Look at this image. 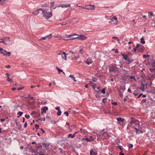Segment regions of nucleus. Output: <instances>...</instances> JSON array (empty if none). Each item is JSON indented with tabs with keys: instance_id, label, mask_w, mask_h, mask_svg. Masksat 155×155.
<instances>
[{
	"instance_id": "nucleus-58",
	"label": "nucleus",
	"mask_w": 155,
	"mask_h": 155,
	"mask_svg": "<svg viewBox=\"0 0 155 155\" xmlns=\"http://www.w3.org/2000/svg\"><path fill=\"white\" fill-rule=\"evenodd\" d=\"M129 148H132L133 147V144H130L129 145Z\"/></svg>"
},
{
	"instance_id": "nucleus-51",
	"label": "nucleus",
	"mask_w": 155,
	"mask_h": 155,
	"mask_svg": "<svg viewBox=\"0 0 155 155\" xmlns=\"http://www.w3.org/2000/svg\"><path fill=\"white\" fill-rule=\"evenodd\" d=\"M25 117L27 119H28L30 117V116L29 115L26 114L25 115Z\"/></svg>"
},
{
	"instance_id": "nucleus-30",
	"label": "nucleus",
	"mask_w": 155,
	"mask_h": 155,
	"mask_svg": "<svg viewBox=\"0 0 155 155\" xmlns=\"http://www.w3.org/2000/svg\"><path fill=\"white\" fill-rule=\"evenodd\" d=\"M148 16H149V17L150 18H152L151 16H153V12H150L149 13Z\"/></svg>"
},
{
	"instance_id": "nucleus-2",
	"label": "nucleus",
	"mask_w": 155,
	"mask_h": 155,
	"mask_svg": "<svg viewBox=\"0 0 155 155\" xmlns=\"http://www.w3.org/2000/svg\"><path fill=\"white\" fill-rule=\"evenodd\" d=\"M0 53L7 57L10 56L11 53L10 52L7 51L1 48H0Z\"/></svg>"
},
{
	"instance_id": "nucleus-12",
	"label": "nucleus",
	"mask_w": 155,
	"mask_h": 155,
	"mask_svg": "<svg viewBox=\"0 0 155 155\" xmlns=\"http://www.w3.org/2000/svg\"><path fill=\"white\" fill-rule=\"evenodd\" d=\"M78 38L81 40H84L86 39V37L84 35H81L80 37H78Z\"/></svg>"
},
{
	"instance_id": "nucleus-10",
	"label": "nucleus",
	"mask_w": 155,
	"mask_h": 155,
	"mask_svg": "<svg viewBox=\"0 0 155 155\" xmlns=\"http://www.w3.org/2000/svg\"><path fill=\"white\" fill-rule=\"evenodd\" d=\"M39 9H38V10H35V11H34L32 12V13L35 16H36L38 15V14L39 13V11H41V10H39Z\"/></svg>"
},
{
	"instance_id": "nucleus-22",
	"label": "nucleus",
	"mask_w": 155,
	"mask_h": 155,
	"mask_svg": "<svg viewBox=\"0 0 155 155\" xmlns=\"http://www.w3.org/2000/svg\"><path fill=\"white\" fill-rule=\"evenodd\" d=\"M4 41H8V43L10 42V38L9 37H6L4 39Z\"/></svg>"
},
{
	"instance_id": "nucleus-37",
	"label": "nucleus",
	"mask_w": 155,
	"mask_h": 155,
	"mask_svg": "<svg viewBox=\"0 0 155 155\" xmlns=\"http://www.w3.org/2000/svg\"><path fill=\"white\" fill-rule=\"evenodd\" d=\"M141 84H142V87H140L139 89H141V90H143L144 89V84H143L142 83Z\"/></svg>"
},
{
	"instance_id": "nucleus-18",
	"label": "nucleus",
	"mask_w": 155,
	"mask_h": 155,
	"mask_svg": "<svg viewBox=\"0 0 155 155\" xmlns=\"http://www.w3.org/2000/svg\"><path fill=\"white\" fill-rule=\"evenodd\" d=\"M122 56L123 58L125 60H127V54H122Z\"/></svg>"
},
{
	"instance_id": "nucleus-55",
	"label": "nucleus",
	"mask_w": 155,
	"mask_h": 155,
	"mask_svg": "<svg viewBox=\"0 0 155 155\" xmlns=\"http://www.w3.org/2000/svg\"><path fill=\"white\" fill-rule=\"evenodd\" d=\"M64 114H65L67 116H68L69 115V114L67 111L65 112L64 113Z\"/></svg>"
},
{
	"instance_id": "nucleus-56",
	"label": "nucleus",
	"mask_w": 155,
	"mask_h": 155,
	"mask_svg": "<svg viewBox=\"0 0 155 155\" xmlns=\"http://www.w3.org/2000/svg\"><path fill=\"white\" fill-rule=\"evenodd\" d=\"M136 91H135L133 93V94H134L135 96H137L138 94L136 93Z\"/></svg>"
},
{
	"instance_id": "nucleus-3",
	"label": "nucleus",
	"mask_w": 155,
	"mask_h": 155,
	"mask_svg": "<svg viewBox=\"0 0 155 155\" xmlns=\"http://www.w3.org/2000/svg\"><path fill=\"white\" fill-rule=\"evenodd\" d=\"M109 71L110 72H116L118 71V68L116 67V65L110 66L109 69Z\"/></svg>"
},
{
	"instance_id": "nucleus-15",
	"label": "nucleus",
	"mask_w": 155,
	"mask_h": 155,
	"mask_svg": "<svg viewBox=\"0 0 155 155\" xmlns=\"http://www.w3.org/2000/svg\"><path fill=\"white\" fill-rule=\"evenodd\" d=\"M134 128L135 130L136 134H140V133H142L141 130L140 129L136 128V127H134Z\"/></svg>"
},
{
	"instance_id": "nucleus-40",
	"label": "nucleus",
	"mask_w": 155,
	"mask_h": 155,
	"mask_svg": "<svg viewBox=\"0 0 155 155\" xmlns=\"http://www.w3.org/2000/svg\"><path fill=\"white\" fill-rule=\"evenodd\" d=\"M89 84L91 87L93 85V84H94L91 81H89Z\"/></svg>"
},
{
	"instance_id": "nucleus-7",
	"label": "nucleus",
	"mask_w": 155,
	"mask_h": 155,
	"mask_svg": "<svg viewBox=\"0 0 155 155\" xmlns=\"http://www.w3.org/2000/svg\"><path fill=\"white\" fill-rule=\"evenodd\" d=\"M72 58L75 60H77L79 57V56L77 54L74 53V54L72 55Z\"/></svg>"
},
{
	"instance_id": "nucleus-35",
	"label": "nucleus",
	"mask_w": 155,
	"mask_h": 155,
	"mask_svg": "<svg viewBox=\"0 0 155 155\" xmlns=\"http://www.w3.org/2000/svg\"><path fill=\"white\" fill-rule=\"evenodd\" d=\"M61 112L60 110H59V111H58L57 113V114L58 116H60L61 115Z\"/></svg>"
},
{
	"instance_id": "nucleus-32",
	"label": "nucleus",
	"mask_w": 155,
	"mask_h": 155,
	"mask_svg": "<svg viewBox=\"0 0 155 155\" xmlns=\"http://www.w3.org/2000/svg\"><path fill=\"white\" fill-rule=\"evenodd\" d=\"M150 71L151 72H153L155 73V68H149Z\"/></svg>"
},
{
	"instance_id": "nucleus-29",
	"label": "nucleus",
	"mask_w": 155,
	"mask_h": 155,
	"mask_svg": "<svg viewBox=\"0 0 155 155\" xmlns=\"http://www.w3.org/2000/svg\"><path fill=\"white\" fill-rule=\"evenodd\" d=\"M92 63V61L91 60H90V61H89L88 59H87L86 61V63L88 65H89V64H91Z\"/></svg>"
},
{
	"instance_id": "nucleus-6",
	"label": "nucleus",
	"mask_w": 155,
	"mask_h": 155,
	"mask_svg": "<svg viewBox=\"0 0 155 155\" xmlns=\"http://www.w3.org/2000/svg\"><path fill=\"white\" fill-rule=\"evenodd\" d=\"M102 137L103 139H107L109 138V135L108 133L107 132H104L102 135Z\"/></svg>"
},
{
	"instance_id": "nucleus-20",
	"label": "nucleus",
	"mask_w": 155,
	"mask_h": 155,
	"mask_svg": "<svg viewBox=\"0 0 155 155\" xmlns=\"http://www.w3.org/2000/svg\"><path fill=\"white\" fill-rule=\"evenodd\" d=\"M128 62V64H130L132 62L134 61V59H128L127 60Z\"/></svg>"
},
{
	"instance_id": "nucleus-4",
	"label": "nucleus",
	"mask_w": 155,
	"mask_h": 155,
	"mask_svg": "<svg viewBox=\"0 0 155 155\" xmlns=\"http://www.w3.org/2000/svg\"><path fill=\"white\" fill-rule=\"evenodd\" d=\"M117 18L116 17H113L111 19V21L109 22L110 23L112 24L117 25Z\"/></svg>"
},
{
	"instance_id": "nucleus-9",
	"label": "nucleus",
	"mask_w": 155,
	"mask_h": 155,
	"mask_svg": "<svg viewBox=\"0 0 155 155\" xmlns=\"http://www.w3.org/2000/svg\"><path fill=\"white\" fill-rule=\"evenodd\" d=\"M68 54H66V53L64 52H63L62 54L61 55V57L62 59H64L65 60H67L66 55Z\"/></svg>"
},
{
	"instance_id": "nucleus-11",
	"label": "nucleus",
	"mask_w": 155,
	"mask_h": 155,
	"mask_svg": "<svg viewBox=\"0 0 155 155\" xmlns=\"http://www.w3.org/2000/svg\"><path fill=\"white\" fill-rule=\"evenodd\" d=\"M28 150L29 152H31L32 153H35V150L31 146L29 147Z\"/></svg>"
},
{
	"instance_id": "nucleus-52",
	"label": "nucleus",
	"mask_w": 155,
	"mask_h": 155,
	"mask_svg": "<svg viewBox=\"0 0 155 155\" xmlns=\"http://www.w3.org/2000/svg\"><path fill=\"white\" fill-rule=\"evenodd\" d=\"M39 126L38 125L36 124L35 125V127L36 129H38L39 128Z\"/></svg>"
},
{
	"instance_id": "nucleus-47",
	"label": "nucleus",
	"mask_w": 155,
	"mask_h": 155,
	"mask_svg": "<svg viewBox=\"0 0 155 155\" xmlns=\"http://www.w3.org/2000/svg\"><path fill=\"white\" fill-rule=\"evenodd\" d=\"M96 84H93V85L91 86L93 89H94L96 88Z\"/></svg>"
},
{
	"instance_id": "nucleus-46",
	"label": "nucleus",
	"mask_w": 155,
	"mask_h": 155,
	"mask_svg": "<svg viewBox=\"0 0 155 155\" xmlns=\"http://www.w3.org/2000/svg\"><path fill=\"white\" fill-rule=\"evenodd\" d=\"M152 65L153 67H155V61H153L152 63Z\"/></svg>"
},
{
	"instance_id": "nucleus-31",
	"label": "nucleus",
	"mask_w": 155,
	"mask_h": 155,
	"mask_svg": "<svg viewBox=\"0 0 155 155\" xmlns=\"http://www.w3.org/2000/svg\"><path fill=\"white\" fill-rule=\"evenodd\" d=\"M7 81L8 82H10L12 81V78H9V77H7Z\"/></svg>"
},
{
	"instance_id": "nucleus-59",
	"label": "nucleus",
	"mask_w": 155,
	"mask_h": 155,
	"mask_svg": "<svg viewBox=\"0 0 155 155\" xmlns=\"http://www.w3.org/2000/svg\"><path fill=\"white\" fill-rule=\"evenodd\" d=\"M51 123H53L54 124H55L56 123V121L55 120H51Z\"/></svg>"
},
{
	"instance_id": "nucleus-17",
	"label": "nucleus",
	"mask_w": 155,
	"mask_h": 155,
	"mask_svg": "<svg viewBox=\"0 0 155 155\" xmlns=\"http://www.w3.org/2000/svg\"><path fill=\"white\" fill-rule=\"evenodd\" d=\"M75 137V135H74V134H69L68 135V138H73Z\"/></svg>"
},
{
	"instance_id": "nucleus-60",
	"label": "nucleus",
	"mask_w": 155,
	"mask_h": 155,
	"mask_svg": "<svg viewBox=\"0 0 155 155\" xmlns=\"http://www.w3.org/2000/svg\"><path fill=\"white\" fill-rule=\"evenodd\" d=\"M112 104L114 105H117V102H114L112 103Z\"/></svg>"
},
{
	"instance_id": "nucleus-26",
	"label": "nucleus",
	"mask_w": 155,
	"mask_h": 155,
	"mask_svg": "<svg viewBox=\"0 0 155 155\" xmlns=\"http://www.w3.org/2000/svg\"><path fill=\"white\" fill-rule=\"evenodd\" d=\"M52 36V35L51 34H50L47 35L46 37L47 38H48V39H49L51 38Z\"/></svg>"
},
{
	"instance_id": "nucleus-14",
	"label": "nucleus",
	"mask_w": 155,
	"mask_h": 155,
	"mask_svg": "<svg viewBox=\"0 0 155 155\" xmlns=\"http://www.w3.org/2000/svg\"><path fill=\"white\" fill-rule=\"evenodd\" d=\"M60 6L62 8H67L68 7H71V5L70 4H68V5H66V4H63L62 5H61Z\"/></svg>"
},
{
	"instance_id": "nucleus-48",
	"label": "nucleus",
	"mask_w": 155,
	"mask_h": 155,
	"mask_svg": "<svg viewBox=\"0 0 155 155\" xmlns=\"http://www.w3.org/2000/svg\"><path fill=\"white\" fill-rule=\"evenodd\" d=\"M79 52L82 54L83 53V50L82 49H80V50L79 51Z\"/></svg>"
},
{
	"instance_id": "nucleus-27",
	"label": "nucleus",
	"mask_w": 155,
	"mask_h": 155,
	"mask_svg": "<svg viewBox=\"0 0 155 155\" xmlns=\"http://www.w3.org/2000/svg\"><path fill=\"white\" fill-rule=\"evenodd\" d=\"M140 42L142 44H144L145 43V41L143 39V37L142 38L140 39Z\"/></svg>"
},
{
	"instance_id": "nucleus-19",
	"label": "nucleus",
	"mask_w": 155,
	"mask_h": 155,
	"mask_svg": "<svg viewBox=\"0 0 155 155\" xmlns=\"http://www.w3.org/2000/svg\"><path fill=\"white\" fill-rule=\"evenodd\" d=\"M90 155H96L97 153L94 152L93 150H91L90 151Z\"/></svg>"
},
{
	"instance_id": "nucleus-41",
	"label": "nucleus",
	"mask_w": 155,
	"mask_h": 155,
	"mask_svg": "<svg viewBox=\"0 0 155 155\" xmlns=\"http://www.w3.org/2000/svg\"><path fill=\"white\" fill-rule=\"evenodd\" d=\"M143 57L144 58H146L148 57H149V55H146V54H144L143 55Z\"/></svg>"
},
{
	"instance_id": "nucleus-57",
	"label": "nucleus",
	"mask_w": 155,
	"mask_h": 155,
	"mask_svg": "<svg viewBox=\"0 0 155 155\" xmlns=\"http://www.w3.org/2000/svg\"><path fill=\"white\" fill-rule=\"evenodd\" d=\"M55 109L58 110V111H59V110H60V108H59V107H56L55 108Z\"/></svg>"
},
{
	"instance_id": "nucleus-49",
	"label": "nucleus",
	"mask_w": 155,
	"mask_h": 155,
	"mask_svg": "<svg viewBox=\"0 0 155 155\" xmlns=\"http://www.w3.org/2000/svg\"><path fill=\"white\" fill-rule=\"evenodd\" d=\"M24 87H18V88L17 90H18V91H19V90H22V89H24Z\"/></svg>"
},
{
	"instance_id": "nucleus-64",
	"label": "nucleus",
	"mask_w": 155,
	"mask_h": 155,
	"mask_svg": "<svg viewBox=\"0 0 155 155\" xmlns=\"http://www.w3.org/2000/svg\"><path fill=\"white\" fill-rule=\"evenodd\" d=\"M119 155H124V154L123 153L120 152L119 153Z\"/></svg>"
},
{
	"instance_id": "nucleus-28",
	"label": "nucleus",
	"mask_w": 155,
	"mask_h": 155,
	"mask_svg": "<svg viewBox=\"0 0 155 155\" xmlns=\"http://www.w3.org/2000/svg\"><path fill=\"white\" fill-rule=\"evenodd\" d=\"M42 145L41 143L39 144L36 146V147L37 149L41 148H42Z\"/></svg>"
},
{
	"instance_id": "nucleus-21",
	"label": "nucleus",
	"mask_w": 155,
	"mask_h": 155,
	"mask_svg": "<svg viewBox=\"0 0 155 155\" xmlns=\"http://www.w3.org/2000/svg\"><path fill=\"white\" fill-rule=\"evenodd\" d=\"M69 77L71 78L75 82L76 81L75 79V77L74 76V75H70L69 76Z\"/></svg>"
},
{
	"instance_id": "nucleus-61",
	"label": "nucleus",
	"mask_w": 155,
	"mask_h": 155,
	"mask_svg": "<svg viewBox=\"0 0 155 155\" xmlns=\"http://www.w3.org/2000/svg\"><path fill=\"white\" fill-rule=\"evenodd\" d=\"M27 122H26L25 123V124H24V127H25V128H26V127H27Z\"/></svg>"
},
{
	"instance_id": "nucleus-33",
	"label": "nucleus",
	"mask_w": 155,
	"mask_h": 155,
	"mask_svg": "<svg viewBox=\"0 0 155 155\" xmlns=\"http://www.w3.org/2000/svg\"><path fill=\"white\" fill-rule=\"evenodd\" d=\"M48 5L47 4H42L41 5V7H48Z\"/></svg>"
},
{
	"instance_id": "nucleus-8",
	"label": "nucleus",
	"mask_w": 155,
	"mask_h": 155,
	"mask_svg": "<svg viewBox=\"0 0 155 155\" xmlns=\"http://www.w3.org/2000/svg\"><path fill=\"white\" fill-rule=\"evenodd\" d=\"M48 108L47 107H44L41 110V114H42L43 113H46V110H48Z\"/></svg>"
},
{
	"instance_id": "nucleus-16",
	"label": "nucleus",
	"mask_w": 155,
	"mask_h": 155,
	"mask_svg": "<svg viewBox=\"0 0 155 155\" xmlns=\"http://www.w3.org/2000/svg\"><path fill=\"white\" fill-rule=\"evenodd\" d=\"M92 136H90V138H86L84 139H83V140H86L87 141L91 142V141L92 140H93L92 139Z\"/></svg>"
},
{
	"instance_id": "nucleus-44",
	"label": "nucleus",
	"mask_w": 155,
	"mask_h": 155,
	"mask_svg": "<svg viewBox=\"0 0 155 155\" xmlns=\"http://www.w3.org/2000/svg\"><path fill=\"white\" fill-rule=\"evenodd\" d=\"M1 40H1V41H0V43H3V44H6V45H7V44L5 43V42L4 41H3L2 40V39H1Z\"/></svg>"
},
{
	"instance_id": "nucleus-39",
	"label": "nucleus",
	"mask_w": 155,
	"mask_h": 155,
	"mask_svg": "<svg viewBox=\"0 0 155 155\" xmlns=\"http://www.w3.org/2000/svg\"><path fill=\"white\" fill-rule=\"evenodd\" d=\"M120 90H121L123 92H124V91L125 90V87H120Z\"/></svg>"
},
{
	"instance_id": "nucleus-1",
	"label": "nucleus",
	"mask_w": 155,
	"mask_h": 155,
	"mask_svg": "<svg viewBox=\"0 0 155 155\" xmlns=\"http://www.w3.org/2000/svg\"><path fill=\"white\" fill-rule=\"evenodd\" d=\"M51 9L49 10L48 9L44 10L40 8L39 10H41L42 13V16L46 19H48L52 16V12L51 10Z\"/></svg>"
},
{
	"instance_id": "nucleus-42",
	"label": "nucleus",
	"mask_w": 155,
	"mask_h": 155,
	"mask_svg": "<svg viewBox=\"0 0 155 155\" xmlns=\"http://www.w3.org/2000/svg\"><path fill=\"white\" fill-rule=\"evenodd\" d=\"M78 38V37H74V38H70L69 39H66V40H73V39H75L76 38Z\"/></svg>"
},
{
	"instance_id": "nucleus-45",
	"label": "nucleus",
	"mask_w": 155,
	"mask_h": 155,
	"mask_svg": "<svg viewBox=\"0 0 155 155\" xmlns=\"http://www.w3.org/2000/svg\"><path fill=\"white\" fill-rule=\"evenodd\" d=\"M70 53H71L72 54V55H73V54H74L75 53H74V52L73 51H70L68 53V54H69Z\"/></svg>"
},
{
	"instance_id": "nucleus-5",
	"label": "nucleus",
	"mask_w": 155,
	"mask_h": 155,
	"mask_svg": "<svg viewBox=\"0 0 155 155\" xmlns=\"http://www.w3.org/2000/svg\"><path fill=\"white\" fill-rule=\"evenodd\" d=\"M136 48H138V50L140 52H142L143 51L144 47L142 45H139L137 44L136 45Z\"/></svg>"
},
{
	"instance_id": "nucleus-13",
	"label": "nucleus",
	"mask_w": 155,
	"mask_h": 155,
	"mask_svg": "<svg viewBox=\"0 0 155 155\" xmlns=\"http://www.w3.org/2000/svg\"><path fill=\"white\" fill-rule=\"evenodd\" d=\"M117 120L118 123L120 122H124V118H121V117H117Z\"/></svg>"
},
{
	"instance_id": "nucleus-25",
	"label": "nucleus",
	"mask_w": 155,
	"mask_h": 155,
	"mask_svg": "<svg viewBox=\"0 0 155 155\" xmlns=\"http://www.w3.org/2000/svg\"><path fill=\"white\" fill-rule=\"evenodd\" d=\"M56 69L57 71H58V73L60 74L61 72H63V70L61 69H60L57 66L56 67Z\"/></svg>"
},
{
	"instance_id": "nucleus-38",
	"label": "nucleus",
	"mask_w": 155,
	"mask_h": 155,
	"mask_svg": "<svg viewBox=\"0 0 155 155\" xmlns=\"http://www.w3.org/2000/svg\"><path fill=\"white\" fill-rule=\"evenodd\" d=\"M75 125H72L69 127V128L71 129H72V128H75Z\"/></svg>"
},
{
	"instance_id": "nucleus-63",
	"label": "nucleus",
	"mask_w": 155,
	"mask_h": 155,
	"mask_svg": "<svg viewBox=\"0 0 155 155\" xmlns=\"http://www.w3.org/2000/svg\"><path fill=\"white\" fill-rule=\"evenodd\" d=\"M128 92L131 93V90L130 88H128L127 90Z\"/></svg>"
},
{
	"instance_id": "nucleus-62",
	"label": "nucleus",
	"mask_w": 155,
	"mask_h": 155,
	"mask_svg": "<svg viewBox=\"0 0 155 155\" xmlns=\"http://www.w3.org/2000/svg\"><path fill=\"white\" fill-rule=\"evenodd\" d=\"M35 113H36V112L35 111H33L32 112L31 114V115H33V114H35Z\"/></svg>"
},
{
	"instance_id": "nucleus-23",
	"label": "nucleus",
	"mask_w": 155,
	"mask_h": 155,
	"mask_svg": "<svg viewBox=\"0 0 155 155\" xmlns=\"http://www.w3.org/2000/svg\"><path fill=\"white\" fill-rule=\"evenodd\" d=\"M137 120L134 118H132L130 123L131 124H134L136 122Z\"/></svg>"
},
{
	"instance_id": "nucleus-43",
	"label": "nucleus",
	"mask_w": 155,
	"mask_h": 155,
	"mask_svg": "<svg viewBox=\"0 0 155 155\" xmlns=\"http://www.w3.org/2000/svg\"><path fill=\"white\" fill-rule=\"evenodd\" d=\"M101 93L103 94H105V89H103L101 90Z\"/></svg>"
},
{
	"instance_id": "nucleus-50",
	"label": "nucleus",
	"mask_w": 155,
	"mask_h": 155,
	"mask_svg": "<svg viewBox=\"0 0 155 155\" xmlns=\"http://www.w3.org/2000/svg\"><path fill=\"white\" fill-rule=\"evenodd\" d=\"M135 76H130L129 77L130 78H134V80H135Z\"/></svg>"
},
{
	"instance_id": "nucleus-54",
	"label": "nucleus",
	"mask_w": 155,
	"mask_h": 155,
	"mask_svg": "<svg viewBox=\"0 0 155 155\" xmlns=\"http://www.w3.org/2000/svg\"><path fill=\"white\" fill-rule=\"evenodd\" d=\"M46 38V37H42L40 39V40H45V39Z\"/></svg>"
},
{
	"instance_id": "nucleus-53",
	"label": "nucleus",
	"mask_w": 155,
	"mask_h": 155,
	"mask_svg": "<svg viewBox=\"0 0 155 155\" xmlns=\"http://www.w3.org/2000/svg\"><path fill=\"white\" fill-rule=\"evenodd\" d=\"M62 53L63 52L61 51H60L59 52H58V55H61L62 54Z\"/></svg>"
},
{
	"instance_id": "nucleus-34",
	"label": "nucleus",
	"mask_w": 155,
	"mask_h": 155,
	"mask_svg": "<svg viewBox=\"0 0 155 155\" xmlns=\"http://www.w3.org/2000/svg\"><path fill=\"white\" fill-rule=\"evenodd\" d=\"M92 80L94 82H96L97 81V79L95 77H93Z\"/></svg>"
},
{
	"instance_id": "nucleus-24",
	"label": "nucleus",
	"mask_w": 155,
	"mask_h": 155,
	"mask_svg": "<svg viewBox=\"0 0 155 155\" xmlns=\"http://www.w3.org/2000/svg\"><path fill=\"white\" fill-rule=\"evenodd\" d=\"M23 114V112L21 111H19L17 113V114L18 115L17 116L18 118H19Z\"/></svg>"
},
{
	"instance_id": "nucleus-36",
	"label": "nucleus",
	"mask_w": 155,
	"mask_h": 155,
	"mask_svg": "<svg viewBox=\"0 0 155 155\" xmlns=\"http://www.w3.org/2000/svg\"><path fill=\"white\" fill-rule=\"evenodd\" d=\"M42 144L45 147H48L49 146V145H48L46 143H42Z\"/></svg>"
}]
</instances>
